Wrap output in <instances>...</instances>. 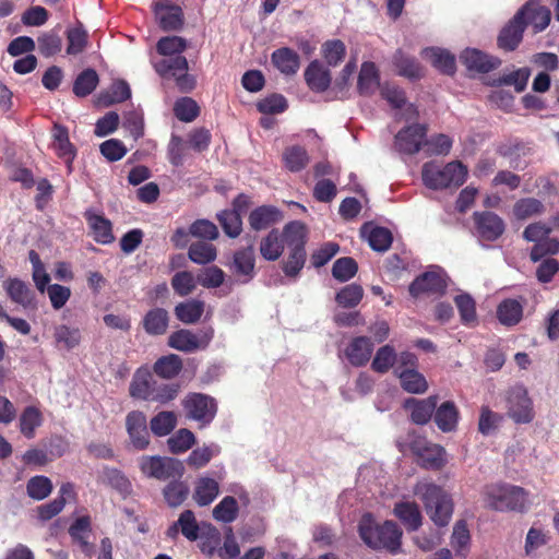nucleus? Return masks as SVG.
<instances>
[{
  "mask_svg": "<svg viewBox=\"0 0 559 559\" xmlns=\"http://www.w3.org/2000/svg\"><path fill=\"white\" fill-rule=\"evenodd\" d=\"M187 46V40L180 36L162 37L156 44V50L165 59L154 64L159 75L175 79L182 92H189L195 86V79L188 74V61L181 56Z\"/></svg>",
  "mask_w": 559,
  "mask_h": 559,
  "instance_id": "f257e3e1",
  "label": "nucleus"
},
{
  "mask_svg": "<svg viewBox=\"0 0 559 559\" xmlns=\"http://www.w3.org/2000/svg\"><path fill=\"white\" fill-rule=\"evenodd\" d=\"M414 493L423 501L430 520L438 526H445L453 513L450 495L432 481L420 480L414 487Z\"/></svg>",
  "mask_w": 559,
  "mask_h": 559,
  "instance_id": "f03ea898",
  "label": "nucleus"
},
{
  "mask_svg": "<svg viewBox=\"0 0 559 559\" xmlns=\"http://www.w3.org/2000/svg\"><path fill=\"white\" fill-rule=\"evenodd\" d=\"M361 539L371 548L395 552L401 546L402 531L392 522L377 525L370 514H365L358 525Z\"/></svg>",
  "mask_w": 559,
  "mask_h": 559,
  "instance_id": "7ed1b4c3",
  "label": "nucleus"
},
{
  "mask_svg": "<svg viewBox=\"0 0 559 559\" xmlns=\"http://www.w3.org/2000/svg\"><path fill=\"white\" fill-rule=\"evenodd\" d=\"M467 168L461 162H451L444 166L436 163H426L423 166L421 178L424 185L432 190L459 187L464 183Z\"/></svg>",
  "mask_w": 559,
  "mask_h": 559,
  "instance_id": "20e7f679",
  "label": "nucleus"
},
{
  "mask_svg": "<svg viewBox=\"0 0 559 559\" xmlns=\"http://www.w3.org/2000/svg\"><path fill=\"white\" fill-rule=\"evenodd\" d=\"M486 507L496 511H522L527 501L526 491L508 484H491L483 490Z\"/></svg>",
  "mask_w": 559,
  "mask_h": 559,
  "instance_id": "39448f33",
  "label": "nucleus"
},
{
  "mask_svg": "<svg viewBox=\"0 0 559 559\" xmlns=\"http://www.w3.org/2000/svg\"><path fill=\"white\" fill-rule=\"evenodd\" d=\"M139 464L145 476L159 480L179 478L185 472L183 464L173 457L142 456Z\"/></svg>",
  "mask_w": 559,
  "mask_h": 559,
  "instance_id": "423d86ee",
  "label": "nucleus"
},
{
  "mask_svg": "<svg viewBox=\"0 0 559 559\" xmlns=\"http://www.w3.org/2000/svg\"><path fill=\"white\" fill-rule=\"evenodd\" d=\"M213 329H201L197 333L189 330L174 332L168 338V345L177 350L191 353L205 348L213 338Z\"/></svg>",
  "mask_w": 559,
  "mask_h": 559,
  "instance_id": "0eeeda50",
  "label": "nucleus"
},
{
  "mask_svg": "<svg viewBox=\"0 0 559 559\" xmlns=\"http://www.w3.org/2000/svg\"><path fill=\"white\" fill-rule=\"evenodd\" d=\"M187 416L203 427L211 423L216 414L215 401L201 393H191L182 401Z\"/></svg>",
  "mask_w": 559,
  "mask_h": 559,
  "instance_id": "6e6552de",
  "label": "nucleus"
},
{
  "mask_svg": "<svg viewBox=\"0 0 559 559\" xmlns=\"http://www.w3.org/2000/svg\"><path fill=\"white\" fill-rule=\"evenodd\" d=\"M411 449L425 468L439 469L447 463L444 449L421 437H417L411 442Z\"/></svg>",
  "mask_w": 559,
  "mask_h": 559,
  "instance_id": "1a4fd4ad",
  "label": "nucleus"
},
{
  "mask_svg": "<svg viewBox=\"0 0 559 559\" xmlns=\"http://www.w3.org/2000/svg\"><path fill=\"white\" fill-rule=\"evenodd\" d=\"M508 415L518 424H527L533 420V403L524 388L515 386L510 390L508 395Z\"/></svg>",
  "mask_w": 559,
  "mask_h": 559,
  "instance_id": "9d476101",
  "label": "nucleus"
},
{
  "mask_svg": "<svg viewBox=\"0 0 559 559\" xmlns=\"http://www.w3.org/2000/svg\"><path fill=\"white\" fill-rule=\"evenodd\" d=\"M126 428L132 447L136 450H144L150 444V433L144 413L132 411L126 417Z\"/></svg>",
  "mask_w": 559,
  "mask_h": 559,
  "instance_id": "9b49d317",
  "label": "nucleus"
},
{
  "mask_svg": "<svg viewBox=\"0 0 559 559\" xmlns=\"http://www.w3.org/2000/svg\"><path fill=\"white\" fill-rule=\"evenodd\" d=\"M516 21L523 23L524 27L532 25L534 33H539L548 26L550 22V11L537 2H527L516 13Z\"/></svg>",
  "mask_w": 559,
  "mask_h": 559,
  "instance_id": "f8f14e48",
  "label": "nucleus"
},
{
  "mask_svg": "<svg viewBox=\"0 0 559 559\" xmlns=\"http://www.w3.org/2000/svg\"><path fill=\"white\" fill-rule=\"evenodd\" d=\"M426 127L413 124L401 130L395 136V147L405 154L417 153L425 144Z\"/></svg>",
  "mask_w": 559,
  "mask_h": 559,
  "instance_id": "ddd939ff",
  "label": "nucleus"
},
{
  "mask_svg": "<svg viewBox=\"0 0 559 559\" xmlns=\"http://www.w3.org/2000/svg\"><path fill=\"white\" fill-rule=\"evenodd\" d=\"M153 9L155 17L164 31H177L182 27L183 14L180 7L156 1Z\"/></svg>",
  "mask_w": 559,
  "mask_h": 559,
  "instance_id": "4468645a",
  "label": "nucleus"
},
{
  "mask_svg": "<svg viewBox=\"0 0 559 559\" xmlns=\"http://www.w3.org/2000/svg\"><path fill=\"white\" fill-rule=\"evenodd\" d=\"M373 344L367 336L354 337L345 348V356L355 367L365 366L371 358Z\"/></svg>",
  "mask_w": 559,
  "mask_h": 559,
  "instance_id": "2eb2a0df",
  "label": "nucleus"
},
{
  "mask_svg": "<svg viewBox=\"0 0 559 559\" xmlns=\"http://www.w3.org/2000/svg\"><path fill=\"white\" fill-rule=\"evenodd\" d=\"M477 233L486 240H496L504 231L503 221L495 213H475Z\"/></svg>",
  "mask_w": 559,
  "mask_h": 559,
  "instance_id": "dca6fc26",
  "label": "nucleus"
},
{
  "mask_svg": "<svg viewBox=\"0 0 559 559\" xmlns=\"http://www.w3.org/2000/svg\"><path fill=\"white\" fill-rule=\"evenodd\" d=\"M461 61L469 69L477 72H489L500 64L499 59L488 56L475 48H467L461 53Z\"/></svg>",
  "mask_w": 559,
  "mask_h": 559,
  "instance_id": "f3484780",
  "label": "nucleus"
},
{
  "mask_svg": "<svg viewBox=\"0 0 559 559\" xmlns=\"http://www.w3.org/2000/svg\"><path fill=\"white\" fill-rule=\"evenodd\" d=\"M445 287L443 277L437 272H426L418 276L409 286V293L414 297L423 294L441 293Z\"/></svg>",
  "mask_w": 559,
  "mask_h": 559,
  "instance_id": "a211bd4d",
  "label": "nucleus"
},
{
  "mask_svg": "<svg viewBox=\"0 0 559 559\" xmlns=\"http://www.w3.org/2000/svg\"><path fill=\"white\" fill-rule=\"evenodd\" d=\"M283 219L282 212L272 205H262L253 210L249 215L250 227L254 230L266 229Z\"/></svg>",
  "mask_w": 559,
  "mask_h": 559,
  "instance_id": "6ab92c4d",
  "label": "nucleus"
},
{
  "mask_svg": "<svg viewBox=\"0 0 559 559\" xmlns=\"http://www.w3.org/2000/svg\"><path fill=\"white\" fill-rule=\"evenodd\" d=\"M438 397L432 395L424 400L408 399L406 408H411V418L417 425L427 424L437 406Z\"/></svg>",
  "mask_w": 559,
  "mask_h": 559,
  "instance_id": "aec40b11",
  "label": "nucleus"
},
{
  "mask_svg": "<svg viewBox=\"0 0 559 559\" xmlns=\"http://www.w3.org/2000/svg\"><path fill=\"white\" fill-rule=\"evenodd\" d=\"M3 288L13 302L25 309L34 307V293L23 281L9 278L3 282Z\"/></svg>",
  "mask_w": 559,
  "mask_h": 559,
  "instance_id": "412c9836",
  "label": "nucleus"
},
{
  "mask_svg": "<svg viewBox=\"0 0 559 559\" xmlns=\"http://www.w3.org/2000/svg\"><path fill=\"white\" fill-rule=\"evenodd\" d=\"M394 373L400 379L402 389L407 393L423 394L428 390V382L426 378L414 368H406L403 370L396 368Z\"/></svg>",
  "mask_w": 559,
  "mask_h": 559,
  "instance_id": "4be33fe9",
  "label": "nucleus"
},
{
  "mask_svg": "<svg viewBox=\"0 0 559 559\" xmlns=\"http://www.w3.org/2000/svg\"><path fill=\"white\" fill-rule=\"evenodd\" d=\"M218 493V481L211 477L202 476L195 481L192 498L198 506L205 507L211 504L217 498Z\"/></svg>",
  "mask_w": 559,
  "mask_h": 559,
  "instance_id": "5701e85b",
  "label": "nucleus"
},
{
  "mask_svg": "<svg viewBox=\"0 0 559 559\" xmlns=\"http://www.w3.org/2000/svg\"><path fill=\"white\" fill-rule=\"evenodd\" d=\"M305 80L314 92H324L331 83V74L318 60L310 62L305 71Z\"/></svg>",
  "mask_w": 559,
  "mask_h": 559,
  "instance_id": "b1692460",
  "label": "nucleus"
},
{
  "mask_svg": "<svg viewBox=\"0 0 559 559\" xmlns=\"http://www.w3.org/2000/svg\"><path fill=\"white\" fill-rule=\"evenodd\" d=\"M524 32V25L520 21H516V14L514 17L501 29L498 36L499 48L512 51L514 50L522 40Z\"/></svg>",
  "mask_w": 559,
  "mask_h": 559,
  "instance_id": "393cba45",
  "label": "nucleus"
},
{
  "mask_svg": "<svg viewBox=\"0 0 559 559\" xmlns=\"http://www.w3.org/2000/svg\"><path fill=\"white\" fill-rule=\"evenodd\" d=\"M361 236L367 239L369 246L379 252L386 251L392 243V235L384 227H376L366 224L361 228Z\"/></svg>",
  "mask_w": 559,
  "mask_h": 559,
  "instance_id": "a878e982",
  "label": "nucleus"
},
{
  "mask_svg": "<svg viewBox=\"0 0 559 559\" xmlns=\"http://www.w3.org/2000/svg\"><path fill=\"white\" fill-rule=\"evenodd\" d=\"M421 57L443 73L450 74L454 72L455 59L444 49L436 47L425 48L421 50Z\"/></svg>",
  "mask_w": 559,
  "mask_h": 559,
  "instance_id": "bb28decb",
  "label": "nucleus"
},
{
  "mask_svg": "<svg viewBox=\"0 0 559 559\" xmlns=\"http://www.w3.org/2000/svg\"><path fill=\"white\" fill-rule=\"evenodd\" d=\"M155 380L147 370H138L130 383L131 396L144 401H152Z\"/></svg>",
  "mask_w": 559,
  "mask_h": 559,
  "instance_id": "cd10ccee",
  "label": "nucleus"
},
{
  "mask_svg": "<svg viewBox=\"0 0 559 559\" xmlns=\"http://www.w3.org/2000/svg\"><path fill=\"white\" fill-rule=\"evenodd\" d=\"M459 420V411L453 402H444L435 409V423L443 432L453 431Z\"/></svg>",
  "mask_w": 559,
  "mask_h": 559,
  "instance_id": "c85d7f7f",
  "label": "nucleus"
},
{
  "mask_svg": "<svg viewBox=\"0 0 559 559\" xmlns=\"http://www.w3.org/2000/svg\"><path fill=\"white\" fill-rule=\"evenodd\" d=\"M394 514L409 531H416L421 525V513L415 502L404 501L395 504Z\"/></svg>",
  "mask_w": 559,
  "mask_h": 559,
  "instance_id": "c756f323",
  "label": "nucleus"
},
{
  "mask_svg": "<svg viewBox=\"0 0 559 559\" xmlns=\"http://www.w3.org/2000/svg\"><path fill=\"white\" fill-rule=\"evenodd\" d=\"M53 338L59 348L71 350L80 345L82 332L79 328L60 324L53 329Z\"/></svg>",
  "mask_w": 559,
  "mask_h": 559,
  "instance_id": "7c9ffc66",
  "label": "nucleus"
},
{
  "mask_svg": "<svg viewBox=\"0 0 559 559\" xmlns=\"http://www.w3.org/2000/svg\"><path fill=\"white\" fill-rule=\"evenodd\" d=\"M393 62L397 73L408 79H419L423 76V67L412 56L406 55L402 50H397L394 55Z\"/></svg>",
  "mask_w": 559,
  "mask_h": 559,
  "instance_id": "2f4dec72",
  "label": "nucleus"
},
{
  "mask_svg": "<svg viewBox=\"0 0 559 559\" xmlns=\"http://www.w3.org/2000/svg\"><path fill=\"white\" fill-rule=\"evenodd\" d=\"M231 270L236 275L243 276L245 282L253 276L254 254L252 247L235 252Z\"/></svg>",
  "mask_w": 559,
  "mask_h": 559,
  "instance_id": "473e14b6",
  "label": "nucleus"
},
{
  "mask_svg": "<svg viewBox=\"0 0 559 559\" xmlns=\"http://www.w3.org/2000/svg\"><path fill=\"white\" fill-rule=\"evenodd\" d=\"M143 328L151 335H162L168 328V313L162 308L150 310L143 319Z\"/></svg>",
  "mask_w": 559,
  "mask_h": 559,
  "instance_id": "72a5a7b5",
  "label": "nucleus"
},
{
  "mask_svg": "<svg viewBox=\"0 0 559 559\" xmlns=\"http://www.w3.org/2000/svg\"><path fill=\"white\" fill-rule=\"evenodd\" d=\"M272 62L285 74H294L299 69V57L289 48H280L272 53Z\"/></svg>",
  "mask_w": 559,
  "mask_h": 559,
  "instance_id": "f704fd0d",
  "label": "nucleus"
},
{
  "mask_svg": "<svg viewBox=\"0 0 559 559\" xmlns=\"http://www.w3.org/2000/svg\"><path fill=\"white\" fill-rule=\"evenodd\" d=\"M284 251V240L277 229L271 230L266 237L261 240L260 253L269 261L277 260Z\"/></svg>",
  "mask_w": 559,
  "mask_h": 559,
  "instance_id": "c9c22d12",
  "label": "nucleus"
},
{
  "mask_svg": "<svg viewBox=\"0 0 559 559\" xmlns=\"http://www.w3.org/2000/svg\"><path fill=\"white\" fill-rule=\"evenodd\" d=\"M523 314L522 305L515 299L503 300L497 309L499 321L504 325H514L520 322Z\"/></svg>",
  "mask_w": 559,
  "mask_h": 559,
  "instance_id": "e433bc0d",
  "label": "nucleus"
},
{
  "mask_svg": "<svg viewBox=\"0 0 559 559\" xmlns=\"http://www.w3.org/2000/svg\"><path fill=\"white\" fill-rule=\"evenodd\" d=\"M131 96V91L127 82L116 81L107 92L98 97V104L108 107L116 103H121Z\"/></svg>",
  "mask_w": 559,
  "mask_h": 559,
  "instance_id": "4c0bfd02",
  "label": "nucleus"
},
{
  "mask_svg": "<svg viewBox=\"0 0 559 559\" xmlns=\"http://www.w3.org/2000/svg\"><path fill=\"white\" fill-rule=\"evenodd\" d=\"M239 513V507L237 500L227 496L224 497L218 504H216L213 509V518L217 522L222 523H231L234 522Z\"/></svg>",
  "mask_w": 559,
  "mask_h": 559,
  "instance_id": "58836bf2",
  "label": "nucleus"
},
{
  "mask_svg": "<svg viewBox=\"0 0 559 559\" xmlns=\"http://www.w3.org/2000/svg\"><path fill=\"white\" fill-rule=\"evenodd\" d=\"M544 211V204L535 198L521 199L513 206V215L520 221L540 215Z\"/></svg>",
  "mask_w": 559,
  "mask_h": 559,
  "instance_id": "ea45409f",
  "label": "nucleus"
},
{
  "mask_svg": "<svg viewBox=\"0 0 559 559\" xmlns=\"http://www.w3.org/2000/svg\"><path fill=\"white\" fill-rule=\"evenodd\" d=\"M283 240L290 249L305 250L306 226L298 222H290L283 229Z\"/></svg>",
  "mask_w": 559,
  "mask_h": 559,
  "instance_id": "a19ab883",
  "label": "nucleus"
},
{
  "mask_svg": "<svg viewBox=\"0 0 559 559\" xmlns=\"http://www.w3.org/2000/svg\"><path fill=\"white\" fill-rule=\"evenodd\" d=\"M87 222L97 242L109 243L114 240L111 224L108 219L99 215L87 214Z\"/></svg>",
  "mask_w": 559,
  "mask_h": 559,
  "instance_id": "79ce46f5",
  "label": "nucleus"
},
{
  "mask_svg": "<svg viewBox=\"0 0 559 559\" xmlns=\"http://www.w3.org/2000/svg\"><path fill=\"white\" fill-rule=\"evenodd\" d=\"M182 369V360L178 355L169 354L154 364V372L164 379L175 378Z\"/></svg>",
  "mask_w": 559,
  "mask_h": 559,
  "instance_id": "37998d69",
  "label": "nucleus"
},
{
  "mask_svg": "<svg viewBox=\"0 0 559 559\" xmlns=\"http://www.w3.org/2000/svg\"><path fill=\"white\" fill-rule=\"evenodd\" d=\"M379 85L378 70L372 62H364L358 76V90L361 94H371Z\"/></svg>",
  "mask_w": 559,
  "mask_h": 559,
  "instance_id": "c03bdc74",
  "label": "nucleus"
},
{
  "mask_svg": "<svg viewBox=\"0 0 559 559\" xmlns=\"http://www.w3.org/2000/svg\"><path fill=\"white\" fill-rule=\"evenodd\" d=\"M397 354L393 346L383 345L376 352L371 368L379 373L388 372L396 362Z\"/></svg>",
  "mask_w": 559,
  "mask_h": 559,
  "instance_id": "a18cd8bd",
  "label": "nucleus"
},
{
  "mask_svg": "<svg viewBox=\"0 0 559 559\" xmlns=\"http://www.w3.org/2000/svg\"><path fill=\"white\" fill-rule=\"evenodd\" d=\"M43 423L41 413L34 406H27L20 417V430L28 439L35 435V429Z\"/></svg>",
  "mask_w": 559,
  "mask_h": 559,
  "instance_id": "49530a36",
  "label": "nucleus"
},
{
  "mask_svg": "<svg viewBox=\"0 0 559 559\" xmlns=\"http://www.w3.org/2000/svg\"><path fill=\"white\" fill-rule=\"evenodd\" d=\"M283 160L290 171H300L308 165L309 156L304 147L290 146L285 150Z\"/></svg>",
  "mask_w": 559,
  "mask_h": 559,
  "instance_id": "de8ad7c7",
  "label": "nucleus"
},
{
  "mask_svg": "<svg viewBox=\"0 0 559 559\" xmlns=\"http://www.w3.org/2000/svg\"><path fill=\"white\" fill-rule=\"evenodd\" d=\"M321 53L330 67H336L346 55V46L340 39L328 40L322 45Z\"/></svg>",
  "mask_w": 559,
  "mask_h": 559,
  "instance_id": "09e8293b",
  "label": "nucleus"
},
{
  "mask_svg": "<svg viewBox=\"0 0 559 559\" xmlns=\"http://www.w3.org/2000/svg\"><path fill=\"white\" fill-rule=\"evenodd\" d=\"M203 310L204 305L202 301L190 300L183 304H179L175 309V313L181 322L191 324L201 318Z\"/></svg>",
  "mask_w": 559,
  "mask_h": 559,
  "instance_id": "8fccbe9b",
  "label": "nucleus"
},
{
  "mask_svg": "<svg viewBox=\"0 0 559 559\" xmlns=\"http://www.w3.org/2000/svg\"><path fill=\"white\" fill-rule=\"evenodd\" d=\"M176 425V415L173 412L167 411L158 413L150 421L152 432L158 437L170 433Z\"/></svg>",
  "mask_w": 559,
  "mask_h": 559,
  "instance_id": "3c124183",
  "label": "nucleus"
},
{
  "mask_svg": "<svg viewBox=\"0 0 559 559\" xmlns=\"http://www.w3.org/2000/svg\"><path fill=\"white\" fill-rule=\"evenodd\" d=\"M98 81V75L95 70H84L76 78L73 84V92L79 97L87 96L96 88Z\"/></svg>",
  "mask_w": 559,
  "mask_h": 559,
  "instance_id": "603ef678",
  "label": "nucleus"
},
{
  "mask_svg": "<svg viewBox=\"0 0 559 559\" xmlns=\"http://www.w3.org/2000/svg\"><path fill=\"white\" fill-rule=\"evenodd\" d=\"M189 258L198 264H206L216 259V248L209 242L198 241L189 248Z\"/></svg>",
  "mask_w": 559,
  "mask_h": 559,
  "instance_id": "864d4df0",
  "label": "nucleus"
},
{
  "mask_svg": "<svg viewBox=\"0 0 559 559\" xmlns=\"http://www.w3.org/2000/svg\"><path fill=\"white\" fill-rule=\"evenodd\" d=\"M364 296V289L358 284H349L343 287L335 297L336 302L343 308L356 307Z\"/></svg>",
  "mask_w": 559,
  "mask_h": 559,
  "instance_id": "5fc2aeb1",
  "label": "nucleus"
},
{
  "mask_svg": "<svg viewBox=\"0 0 559 559\" xmlns=\"http://www.w3.org/2000/svg\"><path fill=\"white\" fill-rule=\"evenodd\" d=\"M217 219L227 236L236 238L240 235L242 230L241 215L230 210H225L217 214Z\"/></svg>",
  "mask_w": 559,
  "mask_h": 559,
  "instance_id": "6e6d98bb",
  "label": "nucleus"
},
{
  "mask_svg": "<svg viewBox=\"0 0 559 559\" xmlns=\"http://www.w3.org/2000/svg\"><path fill=\"white\" fill-rule=\"evenodd\" d=\"M358 271V265L353 258L345 257L337 259L332 267V275L340 282H347L353 278Z\"/></svg>",
  "mask_w": 559,
  "mask_h": 559,
  "instance_id": "4d7b16f0",
  "label": "nucleus"
},
{
  "mask_svg": "<svg viewBox=\"0 0 559 559\" xmlns=\"http://www.w3.org/2000/svg\"><path fill=\"white\" fill-rule=\"evenodd\" d=\"M195 442L194 435L186 428L178 430L167 440L170 452L182 453L189 450Z\"/></svg>",
  "mask_w": 559,
  "mask_h": 559,
  "instance_id": "13d9d810",
  "label": "nucleus"
},
{
  "mask_svg": "<svg viewBox=\"0 0 559 559\" xmlns=\"http://www.w3.org/2000/svg\"><path fill=\"white\" fill-rule=\"evenodd\" d=\"M67 37V52L69 55H79L85 50L87 46V33L82 25L69 29Z\"/></svg>",
  "mask_w": 559,
  "mask_h": 559,
  "instance_id": "bf43d9fd",
  "label": "nucleus"
},
{
  "mask_svg": "<svg viewBox=\"0 0 559 559\" xmlns=\"http://www.w3.org/2000/svg\"><path fill=\"white\" fill-rule=\"evenodd\" d=\"M27 493L35 500H43L52 491V484L45 476H35L27 481Z\"/></svg>",
  "mask_w": 559,
  "mask_h": 559,
  "instance_id": "052dcab7",
  "label": "nucleus"
},
{
  "mask_svg": "<svg viewBox=\"0 0 559 559\" xmlns=\"http://www.w3.org/2000/svg\"><path fill=\"white\" fill-rule=\"evenodd\" d=\"M53 146L58 154L66 158L67 162L72 160L73 147L69 141L68 131L63 127L55 126L53 128Z\"/></svg>",
  "mask_w": 559,
  "mask_h": 559,
  "instance_id": "680f3d73",
  "label": "nucleus"
},
{
  "mask_svg": "<svg viewBox=\"0 0 559 559\" xmlns=\"http://www.w3.org/2000/svg\"><path fill=\"white\" fill-rule=\"evenodd\" d=\"M39 52L45 57H51L61 51L62 39L55 33H44L37 38Z\"/></svg>",
  "mask_w": 559,
  "mask_h": 559,
  "instance_id": "e2e57ef3",
  "label": "nucleus"
},
{
  "mask_svg": "<svg viewBox=\"0 0 559 559\" xmlns=\"http://www.w3.org/2000/svg\"><path fill=\"white\" fill-rule=\"evenodd\" d=\"M174 111L179 120L191 122L198 117L199 107L192 98L182 97L175 103Z\"/></svg>",
  "mask_w": 559,
  "mask_h": 559,
  "instance_id": "0e129e2a",
  "label": "nucleus"
},
{
  "mask_svg": "<svg viewBox=\"0 0 559 559\" xmlns=\"http://www.w3.org/2000/svg\"><path fill=\"white\" fill-rule=\"evenodd\" d=\"M225 278V273L217 266H209L202 270L197 277L199 284L206 288L219 287Z\"/></svg>",
  "mask_w": 559,
  "mask_h": 559,
  "instance_id": "69168bd1",
  "label": "nucleus"
},
{
  "mask_svg": "<svg viewBox=\"0 0 559 559\" xmlns=\"http://www.w3.org/2000/svg\"><path fill=\"white\" fill-rule=\"evenodd\" d=\"M178 524L180 526V532L187 539L193 542L199 538L200 528L194 513L191 510H186L180 514Z\"/></svg>",
  "mask_w": 559,
  "mask_h": 559,
  "instance_id": "338daca9",
  "label": "nucleus"
},
{
  "mask_svg": "<svg viewBox=\"0 0 559 559\" xmlns=\"http://www.w3.org/2000/svg\"><path fill=\"white\" fill-rule=\"evenodd\" d=\"M189 489L181 481L170 483L164 489V497L170 507L180 506L187 498Z\"/></svg>",
  "mask_w": 559,
  "mask_h": 559,
  "instance_id": "774afa93",
  "label": "nucleus"
}]
</instances>
